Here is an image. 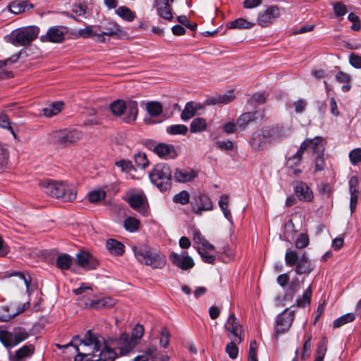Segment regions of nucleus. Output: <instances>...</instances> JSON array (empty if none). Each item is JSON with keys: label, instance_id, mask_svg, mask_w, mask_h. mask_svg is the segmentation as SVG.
<instances>
[{"label": "nucleus", "instance_id": "19", "mask_svg": "<svg viewBox=\"0 0 361 361\" xmlns=\"http://www.w3.org/2000/svg\"><path fill=\"white\" fill-rule=\"evenodd\" d=\"M169 259L173 265L183 270L190 269L195 266L192 258L188 255H180L172 252L169 255Z\"/></svg>", "mask_w": 361, "mask_h": 361}, {"label": "nucleus", "instance_id": "7", "mask_svg": "<svg viewBox=\"0 0 361 361\" xmlns=\"http://www.w3.org/2000/svg\"><path fill=\"white\" fill-rule=\"evenodd\" d=\"M39 28L37 26L20 27L13 31L9 35V42L16 46H27L38 36Z\"/></svg>", "mask_w": 361, "mask_h": 361}, {"label": "nucleus", "instance_id": "4", "mask_svg": "<svg viewBox=\"0 0 361 361\" xmlns=\"http://www.w3.org/2000/svg\"><path fill=\"white\" fill-rule=\"evenodd\" d=\"M109 109L114 116L118 117L124 115L126 112L123 121L126 123H133L138 114L137 102L131 99H116L109 104Z\"/></svg>", "mask_w": 361, "mask_h": 361}, {"label": "nucleus", "instance_id": "49", "mask_svg": "<svg viewBox=\"0 0 361 361\" xmlns=\"http://www.w3.org/2000/svg\"><path fill=\"white\" fill-rule=\"evenodd\" d=\"M188 131V127L183 124L172 125L166 128V132L171 135H185Z\"/></svg>", "mask_w": 361, "mask_h": 361}, {"label": "nucleus", "instance_id": "48", "mask_svg": "<svg viewBox=\"0 0 361 361\" xmlns=\"http://www.w3.org/2000/svg\"><path fill=\"white\" fill-rule=\"evenodd\" d=\"M9 152L4 146L0 147V172L8 168Z\"/></svg>", "mask_w": 361, "mask_h": 361}, {"label": "nucleus", "instance_id": "21", "mask_svg": "<svg viewBox=\"0 0 361 361\" xmlns=\"http://www.w3.org/2000/svg\"><path fill=\"white\" fill-rule=\"evenodd\" d=\"M198 176V172L191 168L176 169L173 179L177 183L192 182Z\"/></svg>", "mask_w": 361, "mask_h": 361}, {"label": "nucleus", "instance_id": "11", "mask_svg": "<svg viewBox=\"0 0 361 361\" xmlns=\"http://www.w3.org/2000/svg\"><path fill=\"white\" fill-rule=\"evenodd\" d=\"M191 205L192 212L197 215H202L203 212L211 211L213 209V203L207 194L200 193L194 196Z\"/></svg>", "mask_w": 361, "mask_h": 361}, {"label": "nucleus", "instance_id": "29", "mask_svg": "<svg viewBox=\"0 0 361 361\" xmlns=\"http://www.w3.org/2000/svg\"><path fill=\"white\" fill-rule=\"evenodd\" d=\"M57 348H66L68 346H73L75 348V350L78 352V354L74 358V361H99V360L97 358L95 360H93L94 357H97L96 356H93L92 354L90 353H81L79 351L78 345L73 341H71L70 343H68L66 345H61L59 344L56 345Z\"/></svg>", "mask_w": 361, "mask_h": 361}, {"label": "nucleus", "instance_id": "41", "mask_svg": "<svg viewBox=\"0 0 361 361\" xmlns=\"http://www.w3.org/2000/svg\"><path fill=\"white\" fill-rule=\"evenodd\" d=\"M219 206L221 208L225 218L229 221H232V215L228 209V196L222 195L219 200Z\"/></svg>", "mask_w": 361, "mask_h": 361}, {"label": "nucleus", "instance_id": "40", "mask_svg": "<svg viewBox=\"0 0 361 361\" xmlns=\"http://www.w3.org/2000/svg\"><path fill=\"white\" fill-rule=\"evenodd\" d=\"M206 120L203 118H194L190 126V130L192 133H200L204 131L207 128Z\"/></svg>", "mask_w": 361, "mask_h": 361}, {"label": "nucleus", "instance_id": "45", "mask_svg": "<svg viewBox=\"0 0 361 361\" xmlns=\"http://www.w3.org/2000/svg\"><path fill=\"white\" fill-rule=\"evenodd\" d=\"M300 257H299L296 251L288 250L285 255L286 264L290 267L296 266L297 263L300 260Z\"/></svg>", "mask_w": 361, "mask_h": 361}, {"label": "nucleus", "instance_id": "9", "mask_svg": "<svg viewBox=\"0 0 361 361\" xmlns=\"http://www.w3.org/2000/svg\"><path fill=\"white\" fill-rule=\"evenodd\" d=\"M73 342L79 341L80 344H83L85 346L93 345V350L91 354L93 356L98 357L97 353H100L104 345H107L104 338L102 336H97L93 334L91 330H88L85 334V339H80L79 336H75L72 340Z\"/></svg>", "mask_w": 361, "mask_h": 361}, {"label": "nucleus", "instance_id": "54", "mask_svg": "<svg viewBox=\"0 0 361 361\" xmlns=\"http://www.w3.org/2000/svg\"><path fill=\"white\" fill-rule=\"evenodd\" d=\"M324 153L321 154H315V157L313 160L314 170V173H317L321 171H323L325 168L326 163L324 159Z\"/></svg>", "mask_w": 361, "mask_h": 361}, {"label": "nucleus", "instance_id": "3", "mask_svg": "<svg viewBox=\"0 0 361 361\" xmlns=\"http://www.w3.org/2000/svg\"><path fill=\"white\" fill-rule=\"evenodd\" d=\"M82 137L83 133L78 129L63 128L51 132L48 136V141L58 147L65 148L78 142Z\"/></svg>", "mask_w": 361, "mask_h": 361}, {"label": "nucleus", "instance_id": "23", "mask_svg": "<svg viewBox=\"0 0 361 361\" xmlns=\"http://www.w3.org/2000/svg\"><path fill=\"white\" fill-rule=\"evenodd\" d=\"M226 331L231 333L235 337L239 339V342L243 340V326L238 322L234 313H231L228 320L225 324Z\"/></svg>", "mask_w": 361, "mask_h": 361}, {"label": "nucleus", "instance_id": "63", "mask_svg": "<svg viewBox=\"0 0 361 361\" xmlns=\"http://www.w3.org/2000/svg\"><path fill=\"white\" fill-rule=\"evenodd\" d=\"M78 35L85 39L92 37V36L97 37V30H94L91 26H87L78 30Z\"/></svg>", "mask_w": 361, "mask_h": 361}, {"label": "nucleus", "instance_id": "10", "mask_svg": "<svg viewBox=\"0 0 361 361\" xmlns=\"http://www.w3.org/2000/svg\"><path fill=\"white\" fill-rule=\"evenodd\" d=\"M97 30L100 31L97 33V37H102V35L115 37L118 39L126 37L127 33L125 30L121 28L116 23L104 20L97 27Z\"/></svg>", "mask_w": 361, "mask_h": 361}, {"label": "nucleus", "instance_id": "64", "mask_svg": "<svg viewBox=\"0 0 361 361\" xmlns=\"http://www.w3.org/2000/svg\"><path fill=\"white\" fill-rule=\"evenodd\" d=\"M158 15L167 20L171 21L173 20L172 6H166L161 8V10H157Z\"/></svg>", "mask_w": 361, "mask_h": 361}, {"label": "nucleus", "instance_id": "61", "mask_svg": "<svg viewBox=\"0 0 361 361\" xmlns=\"http://www.w3.org/2000/svg\"><path fill=\"white\" fill-rule=\"evenodd\" d=\"M349 159L354 166L361 162V148H355L349 153Z\"/></svg>", "mask_w": 361, "mask_h": 361}, {"label": "nucleus", "instance_id": "37", "mask_svg": "<svg viewBox=\"0 0 361 361\" xmlns=\"http://www.w3.org/2000/svg\"><path fill=\"white\" fill-rule=\"evenodd\" d=\"M197 110L198 107L195 102H187L180 117L183 121H188L195 115Z\"/></svg>", "mask_w": 361, "mask_h": 361}, {"label": "nucleus", "instance_id": "20", "mask_svg": "<svg viewBox=\"0 0 361 361\" xmlns=\"http://www.w3.org/2000/svg\"><path fill=\"white\" fill-rule=\"evenodd\" d=\"M152 151L160 158L166 159H173L178 156V153L173 145L163 142L156 145L152 149Z\"/></svg>", "mask_w": 361, "mask_h": 361}, {"label": "nucleus", "instance_id": "60", "mask_svg": "<svg viewBox=\"0 0 361 361\" xmlns=\"http://www.w3.org/2000/svg\"><path fill=\"white\" fill-rule=\"evenodd\" d=\"M198 254L201 256L202 261L207 264H214L216 260V256L214 255H210L208 253V251H205L200 247H198L197 250Z\"/></svg>", "mask_w": 361, "mask_h": 361}, {"label": "nucleus", "instance_id": "13", "mask_svg": "<svg viewBox=\"0 0 361 361\" xmlns=\"http://www.w3.org/2000/svg\"><path fill=\"white\" fill-rule=\"evenodd\" d=\"M293 185L294 192L299 200L305 202H310L313 200V192L305 182L295 180L293 182Z\"/></svg>", "mask_w": 361, "mask_h": 361}, {"label": "nucleus", "instance_id": "35", "mask_svg": "<svg viewBox=\"0 0 361 361\" xmlns=\"http://www.w3.org/2000/svg\"><path fill=\"white\" fill-rule=\"evenodd\" d=\"M254 23L247 21V20L239 18L234 20L228 22L226 27L228 29H250L254 26Z\"/></svg>", "mask_w": 361, "mask_h": 361}, {"label": "nucleus", "instance_id": "50", "mask_svg": "<svg viewBox=\"0 0 361 361\" xmlns=\"http://www.w3.org/2000/svg\"><path fill=\"white\" fill-rule=\"evenodd\" d=\"M106 196V191L103 190H97L91 191L88 193V200L91 203H96L104 200Z\"/></svg>", "mask_w": 361, "mask_h": 361}, {"label": "nucleus", "instance_id": "38", "mask_svg": "<svg viewBox=\"0 0 361 361\" xmlns=\"http://www.w3.org/2000/svg\"><path fill=\"white\" fill-rule=\"evenodd\" d=\"M288 285L284 298L285 300H292L294 295L300 288V283L298 278H295Z\"/></svg>", "mask_w": 361, "mask_h": 361}, {"label": "nucleus", "instance_id": "6", "mask_svg": "<svg viewBox=\"0 0 361 361\" xmlns=\"http://www.w3.org/2000/svg\"><path fill=\"white\" fill-rule=\"evenodd\" d=\"M40 185L44 189L45 193L63 202H72L76 198V192L63 183L46 179L40 182Z\"/></svg>", "mask_w": 361, "mask_h": 361}, {"label": "nucleus", "instance_id": "31", "mask_svg": "<svg viewBox=\"0 0 361 361\" xmlns=\"http://www.w3.org/2000/svg\"><path fill=\"white\" fill-rule=\"evenodd\" d=\"M106 247L109 252L114 255L122 256L125 252V245L114 238L107 240Z\"/></svg>", "mask_w": 361, "mask_h": 361}, {"label": "nucleus", "instance_id": "2", "mask_svg": "<svg viewBox=\"0 0 361 361\" xmlns=\"http://www.w3.org/2000/svg\"><path fill=\"white\" fill-rule=\"evenodd\" d=\"M149 178L159 191L164 192L171 190L173 182V172L166 163L155 164L149 172Z\"/></svg>", "mask_w": 361, "mask_h": 361}, {"label": "nucleus", "instance_id": "57", "mask_svg": "<svg viewBox=\"0 0 361 361\" xmlns=\"http://www.w3.org/2000/svg\"><path fill=\"white\" fill-rule=\"evenodd\" d=\"M267 101V95L264 93H255L248 100V103L252 105H259L265 103Z\"/></svg>", "mask_w": 361, "mask_h": 361}, {"label": "nucleus", "instance_id": "12", "mask_svg": "<svg viewBox=\"0 0 361 361\" xmlns=\"http://www.w3.org/2000/svg\"><path fill=\"white\" fill-rule=\"evenodd\" d=\"M67 30L63 26H53L48 29L47 33L40 37L43 42L61 43L65 39V34Z\"/></svg>", "mask_w": 361, "mask_h": 361}, {"label": "nucleus", "instance_id": "58", "mask_svg": "<svg viewBox=\"0 0 361 361\" xmlns=\"http://www.w3.org/2000/svg\"><path fill=\"white\" fill-rule=\"evenodd\" d=\"M0 341L3 343V345L8 348L10 346H13V337L11 336V332L1 330L0 331Z\"/></svg>", "mask_w": 361, "mask_h": 361}, {"label": "nucleus", "instance_id": "33", "mask_svg": "<svg viewBox=\"0 0 361 361\" xmlns=\"http://www.w3.org/2000/svg\"><path fill=\"white\" fill-rule=\"evenodd\" d=\"M11 336L13 337V346H16L26 340L30 336V334L25 328L18 326L13 328L11 331Z\"/></svg>", "mask_w": 361, "mask_h": 361}, {"label": "nucleus", "instance_id": "25", "mask_svg": "<svg viewBox=\"0 0 361 361\" xmlns=\"http://www.w3.org/2000/svg\"><path fill=\"white\" fill-rule=\"evenodd\" d=\"M349 192L350 193V208L351 213H354L356 209L358 200V178L357 176H352L348 182Z\"/></svg>", "mask_w": 361, "mask_h": 361}, {"label": "nucleus", "instance_id": "17", "mask_svg": "<svg viewBox=\"0 0 361 361\" xmlns=\"http://www.w3.org/2000/svg\"><path fill=\"white\" fill-rule=\"evenodd\" d=\"M77 264L87 270L96 269L99 265V261L90 253L81 250L76 255Z\"/></svg>", "mask_w": 361, "mask_h": 361}, {"label": "nucleus", "instance_id": "62", "mask_svg": "<svg viewBox=\"0 0 361 361\" xmlns=\"http://www.w3.org/2000/svg\"><path fill=\"white\" fill-rule=\"evenodd\" d=\"M226 352L231 359H235L238 355V348L233 341H231L226 346Z\"/></svg>", "mask_w": 361, "mask_h": 361}, {"label": "nucleus", "instance_id": "30", "mask_svg": "<svg viewBox=\"0 0 361 361\" xmlns=\"http://www.w3.org/2000/svg\"><path fill=\"white\" fill-rule=\"evenodd\" d=\"M8 7L11 13L18 14L29 11L34 7V5L27 0L13 1L8 4Z\"/></svg>", "mask_w": 361, "mask_h": 361}, {"label": "nucleus", "instance_id": "28", "mask_svg": "<svg viewBox=\"0 0 361 361\" xmlns=\"http://www.w3.org/2000/svg\"><path fill=\"white\" fill-rule=\"evenodd\" d=\"M34 345L29 344L22 346L11 357V361H25V358L31 357L35 353Z\"/></svg>", "mask_w": 361, "mask_h": 361}, {"label": "nucleus", "instance_id": "59", "mask_svg": "<svg viewBox=\"0 0 361 361\" xmlns=\"http://www.w3.org/2000/svg\"><path fill=\"white\" fill-rule=\"evenodd\" d=\"M310 243V239L306 233H300L296 240H295V247L298 249H303L306 247Z\"/></svg>", "mask_w": 361, "mask_h": 361}, {"label": "nucleus", "instance_id": "18", "mask_svg": "<svg viewBox=\"0 0 361 361\" xmlns=\"http://www.w3.org/2000/svg\"><path fill=\"white\" fill-rule=\"evenodd\" d=\"M323 138L319 136H317L313 139L307 138L301 144L300 147L305 146L303 152L307 150H310L312 155L321 154L324 152L325 147L322 144Z\"/></svg>", "mask_w": 361, "mask_h": 361}, {"label": "nucleus", "instance_id": "27", "mask_svg": "<svg viewBox=\"0 0 361 361\" xmlns=\"http://www.w3.org/2000/svg\"><path fill=\"white\" fill-rule=\"evenodd\" d=\"M235 99L233 90H230L226 94H218L216 96L211 97L205 100L207 105H216V104H227L231 103Z\"/></svg>", "mask_w": 361, "mask_h": 361}, {"label": "nucleus", "instance_id": "36", "mask_svg": "<svg viewBox=\"0 0 361 361\" xmlns=\"http://www.w3.org/2000/svg\"><path fill=\"white\" fill-rule=\"evenodd\" d=\"M73 263L72 257L66 253L60 254L56 259V267L61 270H68Z\"/></svg>", "mask_w": 361, "mask_h": 361}, {"label": "nucleus", "instance_id": "42", "mask_svg": "<svg viewBox=\"0 0 361 361\" xmlns=\"http://www.w3.org/2000/svg\"><path fill=\"white\" fill-rule=\"evenodd\" d=\"M116 13L123 20L132 22L135 18V14L129 8L121 6L116 10Z\"/></svg>", "mask_w": 361, "mask_h": 361}, {"label": "nucleus", "instance_id": "24", "mask_svg": "<svg viewBox=\"0 0 361 361\" xmlns=\"http://www.w3.org/2000/svg\"><path fill=\"white\" fill-rule=\"evenodd\" d=\"M314 266L307 257L306 253H303L300 256V260L295 266V271L298 275H308L314 270Z\"/></svg>", "mask_w": 361, "mask_h": 361}, {"label": "nucleus", "instance_id": "43", "mask_svg": "<svg viewBox=\"0 0 361 361\" xmlns=\"http://www.w3.org/2000/svg\"><path fill=\"white\" fill-rule=\"evenodd\" d=\"M146 109L148 114L153 117L159 116L163 111V106L159 102H149Z\"/></svg>", "mask_w": 361, "mask_h": 361}, {"label": "nucleus", "instance_id": "5", "mask_svg": "<svg viewBox=\"0 0 361 361\" xmlns=\"http://www.w3.org/2000/svg\"><path fill=\"white\" fill-rule=\"evenodd\" d=\"M133 250L137 259L152 269H162L166 265V257L160 252H152L144 245L133 246Z\"/></svg>", "mask_w": 361, "mask_h": 361}, {"label": "nucleus", "instance_id": "34", "mask_svg": "<svg viewBox=\"0 0 361 361\" xmlns=\"http://www.w3.org/2000/svg\"><path fill=\"white\" fill-rule=\"evenodd\" d=\"M64 106V103L61 101L54 102L49 104L48 106L42 109L44 116L51 118L62 111Z\"/></svg>", "mask_w": 361, "mask_h": 361}, {"label": "nucleus", "instance_id": "16", "mask_svg": "<svg viewBox=\"0 0 361 361\" xmlns=\"http://www.w3.org/2000/svg\"><path fill=\"white\" fill-rule=\"evenodd\" d=\"M279 16V8L276 6H271L264 12L259 13L257 23L262 27H267L278 18Z\"/></svg>", "mask_w": 361, "mask_h": 361}, {"label": "nucleus", "instance_id": "51", "mask_svg": "<svg viewBox=\"0 0 361 361\" xmlns=\"http://www.w3.org/2000/svg\"><path fill=\"white\" fill-rule=\"evenodd\" d=\"M115 165L120 168L123 172L130 173L135 171V168L130 160L121 159L115 162Z\"/></svg>", "mask_w": 361, "mask_h": 361}, {"label": "nucleus", "instance_id": "53", "mask_svg": "<svg viewBox=\"0 0 361 361\" xmlns=\"http://www.w3.org/2000/svg\"><path fill=\"white\" fill-rule=\"evenodd\" d=\"M134 160L137 167L144 169L149 166V161L145 153H137L134 156Z\"/></svg>", "mask_w": 361, "mask_h": 361}, {"label": "nucleus", "instance_id": "8", "mask_svg": "<svg viewBox=\"0 0 361 361\" xmlns=\"http://www.w3.org/2000/svg\"><path fill=\"white\" fill-rule=\"evenodd\" d=\"M295 318V310L288 308L280 313L276 319L274 325L275 337L278 338L280 334L287 332L290 328Z\"/></svg>", "mask_w": 361, "mask_h": 361}, {"label": "nucleus", "instance_id": "1", "mask_svg": "<svg viewBox=\"0 0 361 361\" xmlns=\"http://www.w3.org/2000/svg\"><path fill=\"white\" fill-rule=\"evenodd\" d=\"M286 137L282 126H264L252 133L249 144L253 151L260 152Z\"/></svg>", "mask_w": 361, "mask_h": 361}, {"label": "nucleus", "instance_id": "46", "mask_svg": "<svg viewBox=\"0 0 361 361\" xmlns=\"http://www.w3.org/2000/svg\"><path fill=\"white\" fill-rule=\"evenodd\" d=\"M355 319V316L353 313L345 314L334 321L333 327L334 329L339 328L345 324L353 322Z\"/></svg>", "mask_w": 361, "mask_h": 361}, {"label": "nucleus", "instance_id": "52", "mask_svg": "<svg viewBox=\"0 0 361 361\" xmlns=\"http://www.w3.org/2000/svg\"><path fill=\"white\" fill-rule=\"evenodd\" d=\"M173 201L182 205L187 204L190 202V194L186 190H182L173 196Z\"/></svg>", "mask_w": 361, "mask_h": 361}, {"label": "nucleus", "instance_id": "14", "mask_svg": "<svg viewBox=\"0 0 361 361\" xmlns=\"http://www.w3.org/2000/svg\"><path fill=\"white\" fill-rule=\"evenodd\" d=\"M116 349L119 350V355L121 356L126 355L131 353L134 348L138 345L130 337V334L127 333L121 334L118 338L116 341Z\"/></svg>", "mask_w": 361, "mask_h": 361}, {"label": "nucleus", "instance_id": "56", "mask_svg": "<svg viewBox=\"0 0 361 361\" xmlns=\"http://www.w3.org/2000/svg\"><path fill=\"white\" fill-rule=\"evenodd\" d=\"M305 342L302 346V360H305L307 357H309L311 353V347H312V336L311 335H305Z\"/></svg>", "mask_w": 361, "mask_h": 361}, {"label": "nucleus", "instance_id": "22", "mask_svg": "<svg viewBox=\"0 0 361 361\" xmlns=\"http://www.w3.org/2000/svg\"><path fill=\"white\" fill-rule=\"evenodd\" d=\"M147 199L145 195L135 193L130 196L127 202L132 209L137 211L143 216H147L148 211L145 205V201Z\"/></svg>", "mask_w": 361, "mask_h": 361}, {"label": "nucleus", "instance_id": "44", "mask_svg": "<svg viewBox=\"0 0 361 361\" xmlns=\"http://www.w3.org/2000/svg\"><path fill=\"white\" fill-rule=\"evenodd\" d=\"M312 290L310 286L303 293L302 298L296 300V306L298 307H305L311 303Z\"/></svg>", "mask_w": 361, "mask_h": 361}, {"label": "nucleus", "instance_id": "55", "mask_svg": "<svg viewBox=\"0 0 361 361\" xmlns=\"http://www.w3.org/2000/svg\"><path fill=\"white\" fill-rule=\"evenodd\" d=\"M144 334V327L142 325L136 324L135 327L132 329L131 334H130V337L134 341H136L137 344L140 343V339L142 337Z\"/></svg>", "mask_w": 361, "mask_h": 361}, {"label": "nucleus", "instance_id": "39", "mask_svg": "<svg viewBox=\"0 0 361 361\" xmlns=\"http://www.w3.org/2000/svg\"><path fill=\"white\" fill-rule=\"evenodd\" d=\"M140 221L133 216L127 217L123 221V227L130 233L137 231L140 227Z\"/></svg>", "mask_w": 361, "mask_h": 361}, {"label": "nucleus", "instance_id": "26", "mask_svg": "<svg viewBox=\"0 0 361 361\" xmlns=\"http://www.w3.org/2000/svg\"><path fill=\"white\" fill-rule=\"evenodd\" d=\"M259 116L258 111L243 113L238 118L237 125L240 129L245 130L249 124L255 122Z\"/></svg>", "mask_w": 361, "mask_h": 361}, {"label": "nucleus", "instance_id": "47", "mask_svg": "<svg viewBox=\"0 0 361 361\" xmlns=\"http://www.w3.org/2000/svg\"><path fill=\"white\" fill-rule=\"evenodd\" d=\"M114 300L111 298H105L102 299L92 300L91 307L93 308L111 307L114 305Z\"/></svg>", "mask_w": 361, "mask_h": 361}, {"label": "nucleus", "instance_id": "32", "mask_svg": "<svg viewBox=\"0 0 361 361\" xmlns=\"http://www.w3.org/2000/svg\"><path fill=\"white\" fill-rule=\"evenodd\" d=\"M116 348H112L108 345H104L100 353L98 354L97 359L99 361H114L116 357H118L119 353H118L116 350Z\"/></svg>", "mask_w": 361, "mask_h": 361}, {"label": "nucleus", "instance_id": "15", "mask_svg": "<svg viewBox=\"0 0 361 361\" xmlns=\"http://www.w3.org/2000/svg\"><path fill=\"white\" fill-rule=\"evenodd\" d=\"M305 146L300 147L296 153L290 157H289L286 162V166L287 169L290 170V174L294 176H298L302 172V170L297 168L302 161L303 156V149Z\"/></svg>", "mask_w": 361, "mask_h": 361}]
</instances>
